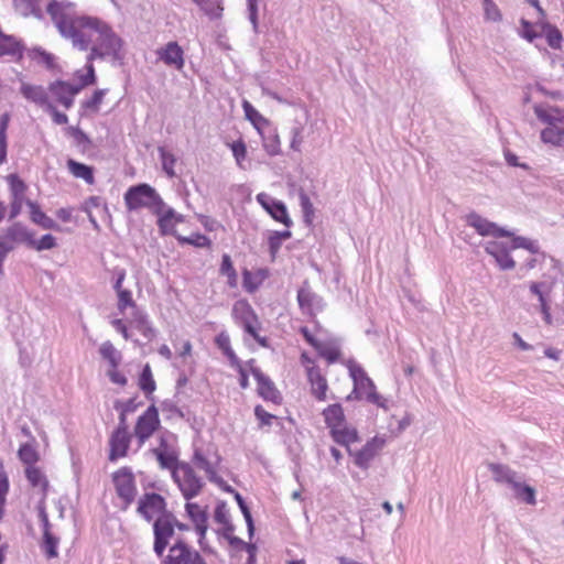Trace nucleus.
<instances>
[{"label":"nucleus","instance_id":"54","mask_svg":"<svg viewBox=\"0 0 564 564\" xmlns=\"http://www.w3.org/2000/svg\"><path fill=\"white\" fill-rule=\"evenodd\" d=\"M300 203H301V207H302V210L304 214V220H305V223L310 224L311 218L314 214V208H313V204L310 200V197L306 195V193L304 191L300 192Z\"/></svg>","mask_w":564,"mask_h":564},{"label":"nucleus","instance_id":"20","mask_svg":"<svg viewBox=\"0 0 564 564\" xmlns=\"http://www.w3.org/2000/svg\"><path fill=\"white\" fill-rule=\"evenodd\" d=\"M156 54L167 66H173L178 70L184 67V52L176 42H169L165 46L159 48Z\"/></svg>","mask_w":564,"mask_h":564},{"label":"nucleus","instance_id":"17","mask_svg":"<svg viewBox=\"0 0 564 564\" xmlns=\"http://www.w3.org/2000/svg\"><path fill=\"white\" fill-rule=\"evenodd\" d=\"M234 312L239 316L241 319L243 329L246 333H248L253 338L258 336V317L254 314L251 306L246 302H238L234 306Z\"/></svg>","mask_w":564,"mask_h":564},{"label":"nucleus","instance_id":"28","mask_svg":"<svg viewBox=\"0 0 564 564\" xmlns=\"http://www.w3.org/2000/svg\"><path fill=\"white\" fill-rule=\"evenodd\" d=\"M25 204L30 208V217L34 224L41 226L44 229H56L58 227L56 221L46 216L35 202L26 199Z\"/></svg>","mask_w":564,"mask_h":564},{"label":"nucleus","instance_id":"33","mask_svg":"<svg viewBox=\"0 0 564 564\" xmlns=\"http://www.w3.org/2000/svg\"><path fill=\"white\" fill-rule=\"evenodd\" d=\"M68 171L77 178H83L87 184H94V170L93 167L79 163L73 159L67 161Z\"/></svg>","mask_w":564,"mask_h":564},{"label":"nucleus","instance_id":"12","mask_svg":"<svg viewBox=\"0 0 564 564\" xmlns=\"http://www.w3.org/2000/svg\"><path fill=\"white\" fill-rule=\"evenodd\" d=\"M297 302L303 314L310 316H314L324 307L323 299L316 293L312 292L307 281H305L301 289L297 291Z\"/></svg>","mask_w":564,"mask_h":564},{"label":"nucleus","instance_id":"31","mask_svg":"<svg viewBox=\"0 0 564 564\" xmlns=\"http://www.w3.org/2000/svg\"><path fill=\"white\" fill-rule=\"evenodd\" d=\"M242 108L246 118L253 124L260 134H263V129L270 128V121L256 110L249 101L245 100Z\"/></svg>","mask_w":564,"mask_h":564},{"label":"nucleus","instance_id":"2","mask_svg":"<svg viewBox=\"0 0 564 564\" xmlns=\"http://www.w3.org/2000/svg\"><path fill=\"white\" fill-rule=\"evenodd\" d=\"M124 202L129 210L147 207L154 214H161L165 207L156 191L145 183L130 187L124 194Z\"/></svg>","mask_w":564,"mask_h":564},{"label":"nucleus","instance_id":"48","mask_svg":"<svg viewBox=\"0 0 564 564\" xmlns=\"http://www.w3.org/2000/svg\"><path fill=\"white\" fill-rule=\"evenodd\" d=\"M315 349L318 351L319 356L325 358L328 362H335L340 354L337 347L322 341L315 346Z\"/></svg>","mask_w":564,"mask_h":564},{"label":"nucleus","instance_id":"56","mask_svg":"<svg viewBox=\"0 0 564 564\" xmlns=\"http://www.w3.org/2000/svg\"><path fill=\"white\" fill-rule=\"evenodd\" d=\"M348 370H349V375L354 381V386L357 384L358 382H360L361 380H364V378H367V373L365 372V370L357 364H355L354 361H349L348 364Z\"/></svg>","mask_w":564,"mask_h":564},{"label":"nucleus","instance_id":"29","mask_svg":"<svg viewBox=\"0 0 564 564\" xmlns=\"http://www.w3.org/2000/svg\"><path fill=\"white\" fill-rule=\"evenodd\" d=\"M25 477L32 487H39L42 494V499L45 500L48 490V480L43 471L35 466H28L25 468Z\"/></svg>","mask_w":564,"mask_h":564},{"label":"nucleus","instance_id":"26","mask_svg":"<svg viewBox=\"0 0 564 564\" xmlns=\"http://www.w3.org/2000/svg\"><path fill=\"white\" fill-rule=\"evenodd\" d=\"M20 93L24 98L41 107L46 108L50 105L47 93L42 86L23 83Z\"/></svg>","mask_w":564,"mask_h":564},{"label":"nucleus","instance_id":"1","mask_svg":"<svg viewBox=\"0 0 564 564\" xmlns=\"http://www.w3.org/2000/svg\"><path fill=\"white\" fill-rule=\"evenodd\" d=\"M74 8L75 6L70 2L55 0L47 4V13L61 35L69 39L73 46L80 51L90 48L88 62L106 57L121 62L123 59L122 40L104 21L88 15H78Z\"/></svg>","mask_w":564,"mask_h":564},{"label":"nucleus","instance_id":"45","mask_svg":"<svg viewBox=\"0 0 564 564\" xmlns=\"http://www.w3.org/2000/svg\"><path fill=\"white\" fill-rule=\"evenodd\" d=\"M292 236L290 230L284 231H273L269 236V249L270 252L274 256L279 249L281 248V245L284 240L290 239Z\"/></svg>","mask_w":564,"mask_h":564},{"label":"nucleus","instance_id":"13","mask_svg":"<svg viewBox=\"0 0 564 564\" xmlns=\"http://www.w3.org/2000/svg\"><path fill=\"white\" fill-rule=\"evenodd\" d=\"M257 200L270 214V216L273 219L282 223L288 228L291 227L292 220L289 217L286 206L281 200H276L264 193L258 194Z\"/></svg>","mask_w":564,"mask_h":564},{"label":"nucleus","instance_id":"51","mask_svg":"<svg viewBox=\"0 0 564 564\" xmlns=\"http://www.w3.org/2000/svg\"><path fill=\"white\" fill-rule=\"evenodd\" d=\"M56 245V238L51 234H46L37 241L33 238V243L30 246V248H33L37 251H43L51 250L55 248Z\"/></svg>","mask_w":564,"mask_h":564},{"label":"nucleus","instance_id":"25","mask_svg":"<svg viewBox=\"0 0 564 564\" xmlns=\"http://www.w3.org/2000/svg\"><path fill=\"white\" fill-rule=\"evenodd\" d=\"M384 444V440L375 437L369 441L359 452L356 453L355 464L361 468H366L369 462L375 457L378 449Z\"/></svg>","mask_w":564,"mask_h":564},{"label":"nucleus","instance_id":"19","mask_svg":"<svg viewBox=\"0 0 564 564\" xmlns=\"http://www.w3.org/2000/svg\"><path fill=\"white\" fill-rule=\"evenodd\" d=\"M153 455L156 457L159 465L163 469H173L180 463L177 459V453L169 445L167 440L164 436L160 437V445L152 449Z\"/></svg>","mask_w":564,"mask_h":564},{"label":"nucleus","instance_id":"10","mask_svg":"<svg viewBox=\"0 0 564 564\" xmlns=\"http://www.w3.org/2000/svg\"><path fill=\"white\" fill-rule=\"evenodd\" d=\"M253 362H254V360H250L248 364L250 366V371H251L252 376L254 377V379L258 382V393L264 400L271 401L275 404L281 403V400H282L281 394L276 390L273 381L268 376L262 373V371L259 368L253 367L252 366Z\"/></svg>","mask_w":564,"mask_h":564},{"label":"nucleus","instance_id":"50","mask_svg":"<svg viewBox=\"0 0 564 564\" xmlns=\"http://www.w3.org/2000/svg\"><path fill=\"white\" fill-rule=\"evenodd\" d=\"M541 140L544 143H550V144L556 145V147H564V131L563 132H557V131L554 132L551 129H543L541 131Z\"/></svg>","mask_w":564,"mask_h":564},{"label":"nucleus","instance_id":"7","mask_svg":"<svg viewBox=\"0 0 564 564\" xmlns=\"http://www.w3.org/2000/svg\"><path fill=\"white\" fill-rule=\"evenodd\" d=\"M117 495L124 501L123 509H127L135 498L137 488L134 475L128 467H122L112 477Z\"/></svg>","mask_w":564,"mask_h":564},{"label":"nucleus","instance_id":"46","mask_svg":"<svg viewBox=\"0 0 564 564\" xmlns=\"http://www.w3.org/2000/svg\"><path fill=\"white\" fill-rule=\"evenodd\" d=\"M19 458L28 466H34L39 460V454L30 444H23L19 448Z\"/></svg>","mask_w":564,"mask_h":564},{"label":"nucleus","instance_id":"22","mask_svg":"<svg viewBox=\"0 0 564 564\" xmlns=\"http://www.w3.org/2000/svg\"><path fill=\"white\" fill-rule=\"evenodd\" d=\"M131 436L128 432H118L113 431L110 436L109 445L110 453L109 459L111 462L118 459L119 457H123L127 455Z\"/></svg>","mask_w":564,"mask_h":564},{"label":"nucleus","instance_id":"62","mask_svg":"<svg viewBox=\"0 0 564 564\" xmlns=\"http://www.w3.org/2000/svg\"><path fill=\"white\" fill-rule=\"evenodd\" d=\"M221 274L227 275L229 279H236V271L234 269L231 259L228 254H224L220 264Z\"/></svg>","mask_w":564,"mask_h":564},{"label":"nucleus","instance_id":"40","mask_svg":"<svg viewBox=\"0 0 564 564\" xmlns=\"http://www.w3.org/2000/svg\"><path fill=\"white\" fill-rule=\"evenodd\" d=\"M332 435L338 444L348 446L350 443L358 441V433L356 429L337 427L332 432Z\"/></svg>","mask_w":564,"mask_h":564},{"label":"nucleus","instance_id":"24","mask_svg":"<svg viewBox=\"0 0 564 564\" xmlns=\"http://www.w3.org/2000/svg\"><path fill=\"white\" fill-rule=\"evenodd\" d=\"M23 44L13 35H7L0 30V57L9 55L21 59L23 55Z\"/></svg>","mask_w":564,"mask_h":564},{"label":"nucleus","instance_id":"30","mask_svg":"<svg viewBox=\"0 0 564 564\" xmlns=\"http://www.w3.org/2000/svg\"><path fill=\"white\" fill-rule=\"evenodd\" d=\"M489 469L497 482H506L512 486L519 478L517 473L507 465L491 463L489 464Z\"/></svg>","mask_w":564,"mask_h":564},{"label":"nucleus","instance_id":"52","mask_svg":"<svg viewBox=\"0 0 564 564\" xmlns=\"http://www.w3.org/2000/svg\"><path fill=\"white\" fill-rule=\"evenodd\" d=\"M160 155H161L162 167H163L164 172L170 177L175 176V172L173 169V166L176 162L175 156L172 153L165 151L163 148H160Z\"/></svg>","mask_w":564,"mask_h":564},{"label":"nucleus","instance_id":"61","mask_svg":"<svg viewBox=\"0 0 564 564\" xmlns=\"http://www.w3.org/2000/svg\"><path fill=\"white\" fill-rule=\"evenodd\" d=\"M291 133H292V140H291V149L294 150V151H301V144L303 142V127L302 126H297V127H294L292 128L291 130Z\"/></svg>","mask_w":564,"mask_h":564},{"label":"nucleus","instance_id":"58","mask_svg":"<svg viewBox=\"0 0 564 564\" xmlns=\"http://www.w3.org/2000/svg\"><path fill=\"white\" fill-rule=\"evenodd\" d=\"M86 69H87V73L85 75L80 76L82 84L77 86V87H80V89L86 86L93 85L96 82V75H95V68H94L93 62L87 61Z\"/></svg>","mask_w":564,"mask_h":564},{"label":"nucleus","instance_id":"55","mask_svg":"<svg viewBox=\"0 0 564 564\" xmlns=\"http://www.w3.org/2000/svg\"><path fill=\"white\" fill-rule=\"evenodd\" d=\"M230 148H231L232 154L237 161V164L240 167H243L242 161L245 160L246 154H247V148H246L245 142L242 140H238L236 142L231 143Z\"/></svg>","mask_w":564,"mask_h":564},{"label":"nucleus","instance_id":"6","mask_svg":"<svg viewBox=\"0 0 564 564\" xmlns=\"http://www.w3.org/2000/svg\"><path fill=\"white\" fill-rule=\"evenodd\" d=\"M162 564H206L202 555L184 540L178 539L162 560Z\"/></svg>","mask_w":564,"mask_h":564},{"label":"nucleus","instance_id":"37","mask_svg":"<svg viewBox=\"0 0 564 564\" xmlns=\"http://www.w3.org/2000/svg\"><path fill=\"white\" fill-rule=\"evenodd\" d=\"M99 354L113 369L118 368L122 359L121 352L109 340L101 344Z\"/></svg>","mask_w":564,"mask_h":564},{"label":"nucleus","instance_id":"8","mask_svg":"<svg viewBox=\"0 0 564 564\" xmlns=\"http://www.w3.org/2000/svg\"><path fill=\"white\" fill-rule=\"evenodd\" d=\"M137 512L147 521H151L154 517L172 513L166 510L165 499L155 492H147L140 498Z\"/></svg>","mask_w":564,"mask_h":564},{"label":"nucleus","instance_id":"16","mask_svg":"<svg viewBox=\"0 0 564 564\" xmlns=\"http://www.w3.org/2000/svg\"><path fill=\"white\" fill-rule=\"evenodd\" d=\"M221 460L220 455L215 452L214 459H207L200 449H195L193 462L199 469H203L209 481L220 485L224 482L223 478L217 475L216 467L219 465Z\"/></svg>","mask_w":564,"mask_h":564},{"label":"nucleus","instance_id":"9","mask_svg":"<svg viewBox=\"0 0 564 564\" xmlns=\"http://www.w3.org/2000/svg\"><path fill=\"white\" fill-rule=\"evenodd\" d=\"M160 426V419L155 405H151L148 410L139 416L134 426V434L139 438L140 444H143Z\"/></svg>","mask_w":564,"mask_h":564},{"label":"nucleus","instance_id":"5","mask_svg":"<svg viewBox=\"0 0 564 564\" xmlns=\"http://www.w3.org/2000/svg\"><path fill=\"white\" fill-rule=\"evenodd\" d=\"M174 522L175 516L173 513H165L156 518L153 523V551L159 557L163 556L170 539L174 535Z\"/></svg>","mask_w":564,"mask_h":564},{"label":"nucleus","instance_id":"53","mask_svg":"<svg viewBox=\"0 0 564 564\" xmlns=\"http://www.w3.org/2000/svg\"><path fill=\"white\" fill-rule=\"evenodd\" d=\"M524 248L531 253L539 252V246L535 241H532L524 237H513L510 249Z\"/></svg>","mask_w":564,"mask_h":564},{"label":"nucleus","instance_id":"3","mask_svg":"<svg viewBox=\"0 0 564 564\" xmlns=\"http://www.w3.org/2000/svg\"><path fill=\"white\" fill-rule=\"evenodd\" d=\"M15 243H24L28 247L33 243V232L21 223H14L0 236V275L3 274L2 263Z\"/></svg>","mask_w":564,"mask_h":564},{"label":"nucleus","instance_id":"49","mask_svg":"<svg viewBox=\"0 0 564 564\" xmlns=\"http://www.w3.org/2000/svg\"><path fill=\"white\" fill-rule=\"evenodd\" d=\"M235 499L245 517V520H246L247 527H248V533H249V536L251 538L254 533V524H253V520H252V516L249 510V507L247 506L246 501L243 500V498L241 497V495L239 492H235Z\"/></svg>","mask_w":564,"mask_h":564},{"label":"nucleus","instance_id":"59","mask_svg":"<svg viewBox=\"0 0 564 564\" xmlns=\"http://www.w3.org/2000/svg\"><path fill=\"white\" fill-rule=\"evenodd\" d=\"M67 132L74 138L78 145L90 143L88 135L78 127H68Z\"/></svg>","mask_w":564,"mask_h":564},{"label":"nucleus","instance_id":"47","mask_svg":"<svg viewBox=\"0 0 564 564\" xmlns=\"http://www.w3.org/2000/svg\"><path fill=\"white\" fill-rule=\"evenodd\" d=\"M7 180L10 185L11 197L24 198L25 183L17 174L8 175Z\"/></svg>","mask_w":564,"mask_h":564},{"label":"nucleus","instance_id":"57","mask_svg":"<svg viewBox=\"0 0 564 564\" xmlns=\"http://www.w3.org/2000/svg\"><path fill=\"white\" fill-rule=\"evenodd\" d=\"M118 293V310L123 312L128 306H134V302L132 300L131 292L129 290H123Z\"/></svg>","mask_w":564,"mask_h":564},{"label":"nucleus","instance_id":"43","mask_svg":"<svg viewBox=\"0 0 564 564\" xmlns=\"http://www.w3.org/2000/svg\"><path fill=\"white\" fill-rule=\"evenodd\" d=\"M216 344L224 351V354L229 358L231 365H234V366L239 365V359L235 355L234 350L230 347V339L227 334L220 333L216 337Z\"/></svg>","mask_w":564,"mask_h":564},{"label":"nucleus","instance_id":"64","mask_svg":"<svg viewBox=\"0 0 564 564\" xmlns=\"http://www.w3.org/2000/svg\"><path fill=\"white\" fill-rule=\"evenodd\" d=\"M214 518H215V521L220 524H228L229 516H228V510L226 508L225 502H220L217 505V507L215 509Z\"/></svg>","mask_w":564,"mask_h":564},{"label":"nucleus","instance_id":"21","mask_svg":"<svg viewBox=\"0 0 564 564\" xmlns=\"http://www.w3.org/2000/svg\"><path fill=\"white\" fill-rule=\"evenodd\" d=\"M485 250L488 254L492 256L497 264L502 270H511L514 268L516 262L509 256V248L503 242L489 241L487 242Z\"/></svg>","mask_w":564,"mask_h":564},{"label":"nucleus","instance_id":"4","mask_svg":"<svg viewBox=\"0 0 564 564\" xmlns=\"http://www.w3.org/2000/svg\"><path fill=\"white\" fill-rule=\"evenodd\" d=\"M171 471L174 481L178 485L186 500L196 497L203 489V479L196 475L189 464L178 463Z\"/></svg>","mask_w":564,"mask_h":564},{"label":"nucleus","instance_id":"60","mask_svg":"<svg viewBox=\"0 0 564 564\" xmlns=\"http://www.w3.org/2000/svg\"><path fill=\"white\" fill-rule=\"evenodd\" d=\"M139 405H141V402H137L135 398H131L124 402H122V401L115 402L116 410H122L123 412H127V413L134 412Z\"/></svg>","mask_w":564,"mask_h":564},{"label":"nucleus","instance_id":"32","mask_svg":"<svg viewBox=\"0 0 564 564\" xmlns=\"http://www.w3.org/2000/svg\"><path fill=\"white\" fill-rule=\"evenodd\" d=\"M325 422L327 426L332 429V432L344 425L345 415L340 404H332L323 411Z\"/></svg>","mask_w":564,"mask_h":564},{"label":"nucleus","instance_id":"38","mask_svg":"<svg viewBox=\"0 0 564 564\" xmlns=\"http://www.w3.org/2000/svg\"><path fill=\"white\" fill-rule=\"evenodd\" d=\"M538 25H540L542 29V32L545 33L547 44L552 48H555V50L560 48L561 43L563 41L561 31L556 26L551 25L547 22H540V23H538Z\"/></svg>","mask_w":564,"mask_h":564},{"label":"nucleus","instance_id":"15","mask_svg":"<svg viewBox=\"0 0 564 564\" xmlns=\"http://www.w3.org/2000/svg\"><path fill=\"white\" fill-rule=\"evenodd\" d=\"M352 394L357 400L365 398L368 402L387 409V400L376 392V386L369 377L354 386Z\"/></svg>","mask_w":564,"mask_h":564},{"label":"nucleus","instance_id":"23","mask_svg":"<svg viewBox=\"0 0 564 564\" xmlns=\"http://www.w3.org/2000/svg\"><path fill=\"white\" fill-rule=\"evenodd\" d=\"M185 510L191 520L195 523L196 531L199 535V543H202V540L205 538L207 531V512L206 510H203L197 503L192 502H187L185 505Z\"/></svg>","mask_w":564,"mask_h":564},{"label":"nucleus","instance_id":"36","mask_svg":"<svg viewBox=\"0 0 564 564\" xmlns=\"http://www.w3.org/2000/svg\"><path fill=\"white\" fill-rule=\"evenodd\" d=\"M260 135L262 138L263 148L269 155L273 156L280 153V139L274 129H263V134Z\"/></svg>","mask_w":564,"mask_h":564},{"label":"nucleus","instance_id":"42","mask_svg":"<svg viewBox=\"0 0 564 564\" xmlns=\"http://www.w3.org/2000/svg\"><path fill=\"white\" fill-rule=\"evenodd\" d=\"M135 328L148 339L151 340L155 336L154 328L150 325L147 316L142 313L135 314L134 317Z\"/></svg>","mask_w":564,"mask_h":564},{"label":"nucleus","instance_id":"14","mask_svg":"<svg viewBox=\"0 0 564 564\" xmlns=\"http://www.w3.org/2000/svg\"><path fill=\"white\" fill-rule=\"evenodd\" d=\"M467 224L474 227L481 236L492 237H511L512 234L503 228L498 227L495 223L482 218L476 213H470L467 216Z\"/></svg>","mask_w":564,"mask_h":564},{"label":"nucleus","instance_id":"41","mask_svg":"<svg viewBox=\"0 0 564 564\" xmlns=\"http://www.w3.org/2000/svg\"><path fill=\"white\" fill-rule=\"evenodd\" d=\"M139 387L149 398L155 390V381L153 380L152 371L149 365H145L140 378H139Z\"/></svg>","mask_w":564,"mask_h":564},{"label":"nucleus","instance_id":"39","mask_svg":"<svg viewBox=\"0 0 564 564\" xmlns=\"http://www.w3.org/2000/svg\"><path fill=\"white\" fill-rule=\"evenodd\" d=\"M15 10L23 17H41L39 0H13Z\"/></svg>","mask_w":564,"mask_h":564},{"label":"nucleus","instance_id":"35","mask_svg":"<svg viewBox=\"0 0 564 564\" xmlns=\"http://www.w3.org/2000/svg\"><path fill=\"white\" fill-rule=\"evenodd\" d=\"M28 56L36 62L39 65H43L47 69H54L56 67L55 56L41 47H33L28 50Z\"/></svg>","mask_w":564,"mask_h":564},{"label":"nucleus","instance_id":"11","mask_svg":"<svg viewBox=\"0 0 564 564\" xmlns=\"http://www.w3.org/2000/svg\"><path fill=\"white\" fill-rule=\"evenodd\" d=\"M534 113L539 120L546 123L545 129H551L554 132H564V110L552 106H534Z\"/></svg>","mask_w":564,"mask_h":564},{"label":"nucleus","instance_id":"34","mask_svg":"<svg viewBox=\"0 0 564 564\" xmlns=\"http://www.w3.org/2000/svg\"><path fill=\"white\" fill-rule=\"evenodd\" d=\"M511 488L514 491V497L517 499L530 506H534L536 503L535 489L529 485L521 482L520 478L516 480Z\"/></svg>","mask_w":564,"mask_h":564},{"label":"nucleus","instance_id":"18","mask_svg":"<svg viewBox=\"0 0 564 564\" xmlns=\"http://www.w3.org/2000/svg\"><path fill=\"white\" fill-rule=\"evenodd\" d=\"M48 89L66 109H69L73 106V97L80 91V87H76V85H72L64 80H56L52 83Z\"/></svg>","mask_w":564,"mask_h":564},{"label":"nucleus","instance_id":"63","mask_svg":"<svg viewBox=\"0 0 564 564\" xmlns=\"http://www.w3.org/2000/svg\"><path fill=\"white\" fill-rule=\"evenodd\" d=\"M106 94L105 89H98L94 93L90 99L84 102V107L87 109H97L102 102V98Z\"/></svg>","mask_w":564,"mask_h":564},{"label":"nucleus","instance_id":"44","mask_svg":"<svg viewBox=\"0 0 564 564\" xmlns=\"http://www.w3.org/2000/svg\"><path fill=\"white\" fill-rule=\"evenodd\" d=\"M58 539L52 532L43 533L42 550L48 558L57 556Z\"/></svg>","mask_w":564,"mask_h":564},{"label":"nucleus","instance_id":"27","mask_svg":"<svg viewBox=\"0 0 564 564\" xmlns=\"http://www.w3.org/2000/svg\"><path fill=\"white\" fill-rule=\"evenodd\" d=\"M307 378L312 386V392L318 400H324L327 390V381L317 367H307Z\"/></svg>","mask_w":564,"mask_h":564}]
</instances>
